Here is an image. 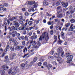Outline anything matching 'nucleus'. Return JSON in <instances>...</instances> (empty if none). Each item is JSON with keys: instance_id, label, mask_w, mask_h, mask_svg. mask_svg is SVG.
Listing matches in <instances>:
<instances>
[{"instance_id": "f257e3e1", "label": "nucleus", "mask_w": 75, "mask_h": 75, "mask_svg": "<svg viewBox=\"0 0 75 75\" xmlns=\"http://www.w3.org/2000/svg\"><path fill=\"white\" fill-rule=\"evenodd\" d=\"M48 33H44L42 34V37L40 36L39 39V41H42V38L43 39L45 38V39L46 40V41H47L48 40L49 37L48 35Z\"/></svg>"}, {"instance_id": "f03ea898", "label": "nucleus", "mask_w": 75, "mask_h": 75, "mask_svg": "<svg viewBox=\"0 0 75 75\" xmlns=\"http://www.w3.org/2000/svg\"><path fill=\"white\" fill-rule=\"evenodd\" d=\"M69 53H67L66 55V58H67V57H68V58H67L68 60H70L71 61H72V55L69 56Z\"/></svg>"}, {"instance_id": "7ed1b4c3", "label": "nucleus", "mask_w": 75, "mask_h": 75, "mask_svg": "<svg viewBox=\"0 0 75 75\" xmlns=\"http://www.w3.org/2000/svg\"><path fill=\"white\" fill-rule=\"evenodd\" d=\"M23 28L22 27H20L19 28V30H26V28H25L26 25H27V23H25V24H23Z\"/></svg>"}, {"instance_id": "20e7f679", "label": "nucleus", "mask_w": 75, "mask_h": 75, "mask_svg": "<svg viewBox=\"0 0 75 75\" xmlns=\"http://www.w3.org/2000/svg\"><path fill=\"white\" fill-rule=\"evenodd\" d=\"M24 46H17L16 47H15V50L16 51V50H20L21 49H23V48Z\"/></svg>"}, {"instance_id": "39448f33", "label": "nucleus", "mask_w": 75, "mask_h": 75, "mask_svg": "<svg viewBox=\"0 0 75 75\" xmlns=\"http://www.w3.org/2000/svg\"><path fill=\"white\" fill-rule=\"evenodd\" d=\"M65 14H62L60 13L59 14H58L57 15V16L58 18H62L63 17H65Z\"/></svg>"}, {"instance_id": "423d86ee", "label": "nucleus", "mask_w": 75, "mask_h": 75, "mask_svg": "<svg viewBox=\"0 0 75 75\" xmlns=\"http://www.w3.org/2000/svg\"><path fill=\"white\" fill-rule=\"evenodd\" d=\"M43 6L45 7L46 6H47L49 5V4L48 2L46 0H44L43 2Z\"/></svg>"}, {"instance_id": "0eeeda50", "label": "nucleus", "mask_w": 75, "mask_h": 75, "mask_svg": "<svg viewBox=\"0 0 75 75\" xmlns=\"http://www.w3.org/2000/svg\"><path fill=\"white\" fill-rule=\"evenodd\" d=\"M57 59V61L59 62V64H61L62 62V59L61 57H59V56Z\"/></svg>"}, {"instance_id": "6e6552de", "label": "nucleus", "mask_w": 75, "mask_h": 75, "mask_svg": "<svg viewBox=\"0 0 75 75\" xmlns=\"http://www.w3.org/2000/svg\"><path fill=\"white\" fill-rule=\"evenodd\" d=\"M61 4H62V6H63V7H64L65 8H67V6H68L67 3H65L64 2H62L61 3Z\"/></svg>"}, {"instance_id": "1a4fd4ad", "label": "nucleus", "mask_w": 75, "mask_h": 75, "mask_svg": "<svg viewBox=\"0 0 75 75\" xmlns=\"http://www.w3.org/2000/svg\"><path fill=\"white\" fill-rule=\"evenodd\" d=\"M16 22V21H15L14 22V25H15V27L16 28L19 27H20V25L19 24V23H18Z\"/></svg>"}, {"instance_id": "9d476101", "label": "nucleus", "mask_w": 75, "mask_h": 75, "mask_svg": "<svg viewBox=\"0 0 75 75\" xmlns=\"http://www.w3.org/2000/svg\"><path fill=\"white\" fill-rule=\"evenodd\" d=\"M8 56H5V60L4 61V62H8V61H9V60L8 59Z\"/></svg>"}, {"instance_id": "9b49d317", "label": "nucleus", "mask_w": 75, "mask_h": 75, "mask_svg": "<svg viewBox=\"0 0 75 75\" xmlns=\"http://www.w3.org/2000/svg\"><path fill=\"white\" fill-rule=\"evenodd\" d=\"M7 71V69H4V70H0V74H1V72H2V73L1 75H5V71Z\"/></svg>"}, {"instance_id": "f8f14e48", "label": "nucleus", "mask_w": 75, "mask_h": 75, "mask_svg": "<svg viewBox=\"0 0 75 75\" xmlns=\"http://www.w3.org/2000/svg\"><path fill=\"white\" fill-rule=\"evenodd\" d=\"M62 51H63L62 50V48L61 47H59L57 49L58 52L60 53V54H61Z\"/></svg>"}, {"instance_id": "ddd939ff", "label": "nucleus", "mask_w": 75, "mask_h": 75, "mask_svg": "<svg viewBox=\"0 0 75 75\" xmlns=\"http://www.w3.org/2000/svg\"><path fill=\"white\" fill-rule=\"evenodd\" d=\"M46 67L48 69H50L51 68H52V65L50 64H49Z\"/></svg>"}, {"instance_id": "4468645a", "label": "nucleus", "mask_w": 75, "mask_h": 75, "mask_svg": "<svg viewBox=\"0 0 75 75\" xmlns=\"http://www.w3.org/2000/svg\"><path fill=\"white\" fill-rule=\"evenodd\" d=\"M14 33V34H12V36L13 37H16V34H17V32L16 31H13V32L12 33L13 34Z\"/></svg>"}, {"instance_id": "2eb2a0df", "label": "nucleus", "mask_w": 75, "mask_h": 75, "mask_svg": "<svg viewBox=\"0 0 75 75\" xmlns=\"http://www.w3.org/2000/svg\"><path fill=\"white\" fill-rule=\"evenodd\" d=\"M59 54L58 53H55L54 54V57L56 58H57L58 57H59Z\"/></svg>"}, {"instance_id": "dca6fc26", "label": "nucleus", "mask_w": 75, "mask_h": 75, "mask_svg": "<svg viewBox=\"0 0 75 75\" xmlns=\"http://www.w3.org/2000/svg\"><path fill=\"white\" fill-rule=\"evenodd\" d=\"M9 41H12L13 43H15V42L16 41V40H14V38H10L9 40Z\"/></svg>"}, {"instance_id": "f3484780", "label": "nucleus", "mask_w": 75, "mask_h": 75, "mask_svg": "<svg viewBox=\"0 0 75 75\" xmlns=\"http://www.w3.org/2000/svg\"><path fill=\"white\" fill-rule=\"evenodd\" d=\"M24 37L23 36L19 37L18 38H17V39H18V40H21V39H22L23 40H24Z\"/></svg>"}, {"instance_id": "a211bd4d", "label": "nucleus", "mask_w": 75, "mask_h": 75, "mask_svg": "<svg viewBox=\"0 0 75 75\" xmlns=\"http://www.w3.org/2000/svg\"><path fill=\"white\" fill-rule=\"evenodd\" d=\"M8 30H9L10 31L9 34V35H11L12 34L11 32V27H8Z\"/></svg>"}, {"instance_id": "6ab92c4d", "label": "nucleus", "mask_w": 75, "mask_h": 75, "mask_svg": "<svg viewBox=\"0 0 75 75\" xmlns=\"http://www.w3.org/2000/svg\"><path fill=\"white\" fill-rule=\"evenodd\" d=\"M61 35L62 38L64 39V38H65V37H64V33L62 32L61 33Z\"/></svg>"}, {"instance_id": "aec40b11", "label": "nucleus", "mask_w": 75, "mask_h": 75, "mask_svg": "<svg viewBox=\"0 0 75 75\" xmlns=\"http://www.w3.org/2000/svg\"><path fill=\"white\" fill-rule=\"evenodd\" d=\"M60 3H61V1H59L57 2V3L56 4V6H59V5L60 4Z\"/></svg>"}, {"instance_id": "412c9836", "label": "nucleus", "mask_w": 75, "mask_h": 75, "mask_svg": "<svg viewBox=\"0 0 75 75\" xmlns=\"http://www.w3.org/2000/svg\"><path fill=\"white\" fill-rule=\"evenodd\" d=\"M38 6V4H35V5H33V8H36Z\"/></svg>"}, {"instance_id": "4be33fe9", "label": "nucleus", "mask_w": 75, "mask_h": 75, "mask_svg": "<svg viewBox=\"0 0 75 75\" xmlns=\"http://www.w3.org/2000/svg\"><path fill=\"white\" fill-rule=\"evenodd\" d=\"M10 50L11 51H13L14 50V47H11L10 48Z\"/></svg>"}, {"instance_id": "5701e85b", "label": "nucleus", "mask_w": 75, "mask_h": 75, "mask_svg": "<svg viewBox=\"0 0 75 75\" xmlns=\"http://www.w3.org/2000/svg\"><path fill=\"white\" fill-rule=\"evenodd\" d=\"M24 38L25 41H28V37H27V36H25V37H24Z\"/></svg>"}, {"instance_id": "b1692460", "label": "nucleus", "mask_w": 75, "mask_h": 75, "mask_svg": "<svg viewBox=\"0 0 75 75\" xmlns=\"http://www.w3.org/2000/svg\"><path fill=\"white\" fill-rule=\"evenodd\" d=\"M70 22L71 23H75V19H72L70 20Z\"/></svg>"}, {"instance_id": "393cba45", "label": "nucleus", "mask_w": 75, "mask_h": 75, "mask_svg": "<svg viewBox=\"0 0 75 75\" xmlns=\"http://www.w3.org/2000/svg\"><path fill=\"white\" fill-rule=\"evenodd\" d=\"M36 44H37V43H36V41L34 40L33 42V43L32 44V45L33 46H35V45Z\"/></svg>"}, {"instance_id": "a878e982", "label": "nucleus", "mask_w": 75, "mask_h": 75, "mask_svg": "<svg viewBox=\"0 0 75 75\" xmlns=\"http://www.w3.org/2000/svg\"><path fill=\"white\" fill-rule=\"evenodd\" d=\"M4 7V6L2 5H0V11H1L2 10V9H1V8H3Z\"/></svg>"}, {"instance_id": "bb28decb", "label": "nucleus", "mask_w": 75, "mask_h": 75, "mask_svg": "<svg viewBox=\"0 0 75 75\" xmlns=\"http://www.w3.org/2000/svg\"><path fill=\"white\" fill-rule=\"evenodd\" d=\"M46 16L48 17H50V16H52V14L47 13L46 14Z\"/></svg>"}, {"instance_id": "cd10ccee", "label": "nucleus", "mask_w": 75, "mask_h": 75, "mask_svg": "<svg viewBox=\"0 0 75 75\" xmlns=\"http://www.w3.org/2000/svg\"><path fill=\"white\" fill-rule=\"evenodd\" d=\"M75 11V8H74L73 10H72L71 11L70 13L72 14L73 13H74V11Z\"/></svg>"}, {"instance_id": "c85d7f7f", "label": "nucleus", "mask_w": 75, "mask_h": 75, "mask_svg": "<svg viewBox=\"0 0 75 75\" xmlns=\"http://www.w3.org/2000/svg\"><path fill=\"white\" fill-rule=\"evenodd\" d=\"M28 24L29 25H32V24H33V22L31 21H29L28 23Z\"/></svg>"}, {"instance_id": "c756f323", "label": "nucleus", "mask_w": 75, "mask_h": 75, "mask_svg": "<svg viewBox=\"0 0 75 75\" xmlns=\"http://www.w3.org/2000/svg\"><path fill=\"white\" fill-rule=\"evenodd\" d=\"M33 36H34L35 37V38H34L35 39H36V38H37V35L35 34V33H33Z\"/></svg>"}, {"instance_id": "7c9ffc66", "label": "nucleus", "mask_w": 75, "mask_h": 75, "mask_svg": "<svg viewBox=\"0 0 75 75\" xmlns=\"http://www.w3.org/2000/svg\"><path fill=\"white\" fill-rule=\"evenodd\" d=\"M29 56H30V54H25L24 56L23 57H29Z\"/></svg>"}, {"instance_id": "2f4dec72", "label": "nucleus", "mask_w": 75, "mask_h": 75, "mask_svg": "<svg viewBox=\"0 0 75 75\" xmlns=\"http://www.w3.org/2000/svg\"><path fill=\"white\" fill-rule=\"evenodd\" d=\"M32 46V45L31 44L28 47V49H30V48H34V47H31Z\"/></svg>"}, {"instance_id": "473e14b6", "label": "nucleus", "mask_w": 75, "mask_h": 75, "mask_svg": "<svg viewBox=\"0 0 75 75\" xmlns=\"http://www.w3.org/2000/svg\"><path fill=\"white\" fill-rule=\"evenodd\" d=\"M70 24L69 23H68L67 24H65V26L66 27H69L70 25Z\"/></svg>"}, {"instance_id": "72a5a7b5", "label": "nucleus", "mask_w": 75, "mask_h": 75, "mask_svg": "<svg viewBox=\"0 0 75 75\" xmlns=\"http://www.w3.org/2000/svg\"><path fill=\"white\" fill-rule=\"evenodd\" d=\"M71 30L72 31H74V29H75V26H74L73 27H71Z\"/></svg>"}, {"instance_id": "f704fd0d", "label": "nucleus", "mask_w": 75, "mask_h": 75, "mask_svg": "<svg viewBox=\"0 0 75 75\" xmlns=\"http://www.w3.org/2000/svg\"><path fill=\"white\" fill-rule=\"evenodd\" d=\"M37 57H35L33 59V61L34 62H35L37 61Z\"/></svg>"}, {"instance_id": "c9c22d12", "label": "nucleus", "mask_w": 75, "mask_h": 75, "mask_svg": "<svg viewBox=\"0 0 75 75\" xmlns=\"http://www.w3.org/2000/svg\"><path fill=\"white\" fill-rule=\"evenodd\" d=\"M28 51L29 53H31V52L34 51V50L32 49V50H29Z\"/></svg>"}, {"instance_id": "e433bc0d", "label": "nucleus", "mask_w": 75, "mask_h": 75, "mask_svg": "<svg viewBox=\"0 0 75 75\" xmlns=\"http://www.w3.org/2000/svg\"><path fill=\"white\" fill-rule=\"evenodd\" d=\"M49 59H50V58L51 59H54V57L52 56H50L49 57Z\"/></svg>"}, {"instance_id": "4c0bfd02", "label": "nucleus", "mask_w": 75, "mask_h": 75, "mask_svg": "<svg viewBox=\"0 0 75 75\" xmlns=\"http://www.w3.org/2000/svg\"><path fill=\"white\" fill-rule=\"evenodd\" d=\"M54 33V31H53V30H52L50 31V34L51 35H53Z\"/></svg>"}, {"instance_id": "58836bf2", "label": "nucleus", "mask_w": 75, "mask_h": 75, "mask_svg": "<svg viewBox=\"0 0 75 75\" xmlns=\"http://www.w3.org/2000/svg\"><path fill=\"white\" fill-rule=\"evenodd\" d=\"M8 18L10 19L11 21H13V18H10V15H8Z\"/></svg>"}, {"instance_id": "ea45409f", "label": "nucleus", "mask_w": 75, "mask_h": 75, "mask_svg": "<svg viewBox=\"0 0 75 75\" xmlns=\"http://www.w3.org/2000/svg\"><path fill=\"white\" fill-rule=\"evenodd\" d=\"M28 4L29 5H32V3H31V1H28Z\"/></svg>"}, {"instance_id": "a19ab883", "label": "nucleus", "mask_w": 75, "mask_h": 75, "mask_svg": "<svg viewBox=\"0 0 75 75\" xmlns=\"http://www.w3.org/2000/svg\"><path fill=\"white\" fill-rule=\"evenodd\" d=\"M54 40H57V36H56L55 35L54 36Z\"/></svg>"}, {"instance_id": "79ce46f5", "label": "nucleus", "mask_w": 75, "mask_h": 75, "mask_svg": "<svg viewBox=\"0 0 75 75\" xmlns=\"http://www.w3.org/2000/svg\"><path fill=\"white\" fill-rule=\"evenodd\" d=\"M48 25H51L52 24V22L51 21H49L47 23Z\"/></svg>"}, {"instance_id": "37998d69", "label": "nucleus", "mask_w": 75, "mask_h": 75, "mask_svg": "<svg viewBox=\"0 0 75 75\" xmlns=\"http://www.w3.org/2000/svg\"><path fill=\"white\" fill-rule=\"evenodd\" d=\"M16 35L17 37H20V34L19 33H17H17L16 34Z\"/></svg>"}, {"instance_id": "c03bdc74", "label": "nucleus", "mask_w": 75, "mask_h": 75, "mask_svg": "<svg viewBox=\"0 0 75 75\" xmlns=\"http://www.w3.org/2000/svg\"><path fill=\"white\" fill-rule=\"evenodd\" d=\"M41 64H42V63L41 62H39L38 63V66H41Z\"/></svg>"}, {"instance_id": "a18cd8bd", "label": "nucleus", "mask_w": 75, "mask_h": 75, "mask_svg": "<svg viewBox=\"0 0 75 75\" xmlns=\"http://www.w3.org/2000/svg\"><path fill=\"white\" fill-rule=\"evenodd\" d=\"M25 41H23L22 43V45H25Z\"/></svg>"}, {"instance_id": "49530a36", "label": "nucleus", "mask_w": 75, "mask_h": 75, "mask_svg": "<svg viewBox=\"0 0 75 75\" xmlns=\"http://www.w3.org/2000/svg\"><path fill=\"white\" fill-rule=\"evenodd\" d=\"M6 67V65H5L2 66V68H3V69H4V68H5Z\"/></svg>"}, {"instance_id": "de8ad7c7", "label": "nucleus", "mask_w": 75, "mask_h": 75, "mask_svg": "<svg viewBox=\"0 0 75 75\" xmlns=\"http://www.w3.org/2000/svg\"><path fill=\"white\" fill-rule=\"evenodd\" d=\"M54 53V51L53 50H52L50 52V54L51 55H53V54Z\"/></svg>"}, {"instance_id": "09e8293b", "label": "nucleus", "mask_w": 75, "mask_h": 75, "mask_svg": "<svg viewBox=\"0 0 75 75\" xmlns=\"http://www.w3.org/2000/svg\"><path fill=\"white\" fill-rule=\"evenodd\" d=\"M53 28H54V27L53 26V24H52L51 26L50 27V28L51 29V30H52Z\"/></svg>"}, {"instance_id": "8fccbe9b", "label": "nucleus", "mask_w": 75, "mask_h": 75, "mask_svg": "<svg viewBox=\"0 0 75 75\" xmlns=\"http://www.w3.org/2000/svg\"><path fill=\"white\" fill-rule=\"evenodd\" d=\"M61 56L63 57H64V52L63 51L61 52Z\"/></svg>"}, {"instance_id": "3c124183", "label": "nucleus", "mask_w": 75, "mask_h": 75, "mask_svg": "<svg viewBox=\"0 0 75 75\" xmlns=\"http://www.w3.org/2000/svg\"><path fill=\"white\" fill-rule=\"evenodd\" d=\"M25 16H29V13L28 12H25Z\"/></svg>"}, {"instance_id": "603ef678", "label": "nucleus", "mask_w": 75, "mask_h": 75, "mask_svg": "<svg viewBox=\"0 0 75 75\" xmlns=\"http://www.w3.org/2000/svg\"><path fill=\"white\" fill-rule=\"evenodd\" d=\"M43 64L44 66H47V63L46 62H45L43 63Z\"/></svg>"}, {"instance_id": "864d4df0", "label": "nucleus", "mask_w": 75, "mask_h": 75, "mask_svg": "<svg viewBox=\"0 0 75 75\" xmlns=\"http://www.w3.org/2000/svg\"><path fill=\"white\" fill-rule=\"evenodd\" d=\"M8 4H4V6H6V7H7V6H8Z\"/></svg>"}, {"instance_id": "5fc2aeb1", "label": "nucleus", "mask_w": 75, "mask_h": 75, "mask_svg": "<svg viewBox=\"0 0 75 75\" xmlns=\"http://www.w3.org/2000/svg\"><path fill=\"white\" fill-rule=\"evenodd\" d=\"M34 28V27H31L29 28H28V30H32V29H33Z\"/></svg>"}, {"instance_id": "6e6d98bb", "label": "nucleus", "mask_w": 75, "mask_h": 75, "mask_svg": "<svg viewBox=\"0 0 75 75\" xmlns=\"http://www.w3.org/2000/svg\"><path fill=\"white\" fill-rule=\"evenodd\" d=\"M33 34L32 32H30L28 33V35L29 36H31V35H32V34Z\"/></svg>"}, {"instance_id": "4d7b16f0", "label": "nucleus", "mask_w": 75, "mask_h": 75, "mask_svg": "<svg viewBox=\"0 0 75 75\" xmlns=\"http://www.w3.org/2000/svg\"><path fill=\"white\" fill-rule=\"evenodd\" d=\"M14 43L15 44L14 45L15 46H17V45H18V43L16 41Z\"/></svg>"}, {"instance_id": "13d9d810", "label": "nucleus", "mask_w": 75, "mask_h": 75, "mask_svg": "<svg viewBox=\"0 0 75 75\" xmlns=\"http://www.w3.org/2000/svg\"><path fill=\"white\" fill-rule=\"evenodd\" d=\"M31 3H32V4H34L35 3V2L34 1H31Z\"/></svg>"}, {"instance_id": "bf43d9fd", "label": "nucleus", "mask_w": 75, "mask_h": 75, "mask_svg": "<svg viewBox=\"0 0 75 75\" xmlns=\"http://www.w3.org/2000/svg\"><path fill=\"white\" fill-rule=\"evenodd\" d=\"M29 42H30V44H31L33 42V40H30L29 41Z\"/></svg>"}, {"instance_id": "052dcab7", "label": "nucleus", "mask_w": 75, "mask_h": 75, "mask_svg": "<svg viewBox=\"0 0 75 75\" xmlns=\"http://www.w3.org/2000/svg\"><path fill=\"white\" fill-rule=\"evenodd\" d=\"M70 61H72V60H68L67 61V63H70Z\"/></svg>"}, {"instance_id": "680f3d73", "label": "nucleus", "mask_w": 75, "mask_h": 75, "mask_svg": "<svg viewBox=\"0 0 75 75\" xmlns=\"http://www.w3.org/2000/svg\"><path fill=\"white\" fill-rule=\"evenodd\" d=\"M2 10L4 11H6V8H2Z\"/></svg>"}, {"instance_id": "e2e57ef3", "label": "nucleus", "mask_w": 75, "mask_h": 75, "mask_svg": "<svg viewBox=\"0 0 75 75\" xmlns=\"http://www.w3.org/2000/svg\"><path fill=\"white\" fill-rule=\"evenodd\" d=\"M40 21V20H38V21H36V22L37 24H38L39 23V22Z\"/></svg>"}, {"instance_id": "0e129e2a", "label": "nucleus", "mask_w": 75, "mask_h": 75, "mask_svg": "<svg viewBox=\"0 0 75 75\" xmlns=\"http://www.w3.org/2000/svg\"><path fill=\"white\" fill-rule=\"evenodd\" d=\"M61 8V6L58 7L57 8V10H59V9H60V8Z\"/></svg>"}, {"instance_id": "69168bd1", "label": "nucleus", "mask_w": 75, "mask_h": 75, "mask_svg": "<svg viewBox=\"0 0 75 75\" xmlns=\"http://www.w3.org/2000/svg\"><path fill=\"white\" fill-rule=\"evenodd\" d=\"M25 66V64H22V65H21V66L22 67H23V68Z\"/></svg>"}, {"instance_id": "338daca9", "label": "nucleus", "mask_w": 75, "mask_h": 75, "mask_svg": "<svg viewBox=\"0 0 75 75\" xmlns=\"http://www.w3.org/2000/svg\"><path fill=\"white\" fill-rule=\"evenodd\" d=\"M66 14H67V15H68V14H69V11H67L66 12Z\"/></svg>"}, {"instance_id": "774afa93", "label": "nucleus", "mask_w": 75, "mask_h": 75, "mask_svg": "<svg viewBox=\"0 0 75 75\" xmlns=\"http://www.w3.org/2000/svg\"><path fill=\"white\" fill-rule=\"evenodd\" d=\"M19 23L21 24H23V21H20L19 22Z\"/></svg>"}]
</instances>
